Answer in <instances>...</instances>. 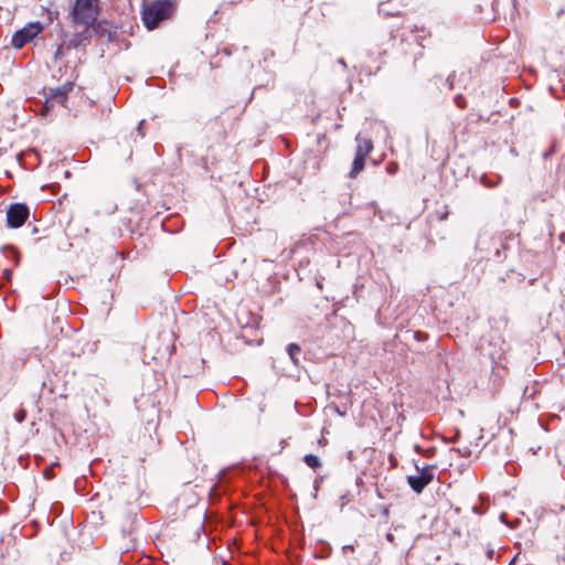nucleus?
Segmentation results:
<instances>
[{
	"mask_svg": "<svg viewBox=\"0 0 565 565\" xmlns=\"http://www.w3.org/2000/svg\"><path fill=\"white\" fill-rule=\"evenodd\" d=\"M171 2L168 0H157L146 6L141 11V19L148 30L156 29L159 23L169 18Z\"/></svg>",
	"mask_w": 565,
	"mask_h": 565,
	"instance_id": "nucleus-1",
	"label": "nucleus"
},
{
	"mask_svg": "<svg viewBox=\"0 0 565 565\" xmlns=\"http://www.w3.org/2000/svg\"><path fill=\"white\" fill-rule=\"evenodd\" d=\"M99 0H76L72 8V17L75 23L86 26L93 25L98 15Z\"/></svg>",
	"mask_w": 565,
	"mask_h": 565,
	"instance_id": "nucleus-2",
	"label": "nucleus"
},
{
	"mask_svg": "<svg viewBox=\"0 0 565 565\" xmlns=\"http://www.w3.org/2000/svg\"><path fill=\"white\" fill-rule=\"evenodd\" d=\"M42 30L43 26L40 22L28 23L12 35V46L15 49H22L26 43L31 42L39 33H41Z\"/></svg>",
	"mask_w": 565,
	"mask_h": 565,
	"instance_id": "nucleus-3",
	"label": "nucleus"
},
{
	"mask_svg": "<svg viewBox=\"0 0 565 565\" xmlns=\"http://www.w3.org/2000/svg\"><path fill=\"white\" fill-rule=\"evenodd\" d=\"M416 470L419 472L417 476H408L407 483L412 488V490L416 493H422V491L433 481L434 479V466H425L419 468L417 465L415 466Z\"/></svg>",
	"mask_w": 565,
	"mask_h": 565,
	"instance_id": "nucleus-4",
	"label": "nucleus"
},
{
	"mask_svg": "<svg viewBox=\"0 0 565 565\" xmlns=\"http://www.w3.org/2000/svg\"><path fill=\"white\" fill-rule=\"evenodd\" d=\"M29 216V207L23 203L11 204L7 211V224L11 228L23 225Z\"/></svg>",
	"mask_w": 565,
	"mask_h": 565,
	"instance_id": "nucleus-5",
	"label": "nucleus"
},
{
	"mask_svg": "<svg viewBox=\"0 0 565 565\" xmlns=\"http://www.w3.org/2000/svg\"><path fill=\"white\" fill-rule=\"evenodd\" d=\"M355 140L358 143L355 154L366 158L373 149L372 141L367 138L361 137L360 135L355 138Z\"/></svg>",
	"mask_w": 565,
	"mask_h": 565,
	"instance_id": "nucleus-6",
	"label": "nucleus"
},
{
	"mask_svg": "<svg viewBox=\"0 0 565 565\" xmlns=\"http://www.w3.org/2000/svg\"><path fill=\"white\" fill-rule=\"evenodd\" d=\"M507 239H508V236L503 235V234L493 238V244L500 245V247H495V250H494V257L499 262L502 260L503 258H505V255H502V250L508 249Z\"/></svg>",
	"mask_w": 565,
	"mask_h": 565,
	"instance_id": "nucleus-7",
	"label": "nucleus"
},
{
	"mask_svg": "<svg viewBox=\"0 0 565 565\" xmlns=\"http://www.w3.org/2000/svg\"><path fill=\"white\" fill-rule=\"evenodd\" d=\"M493 340H494L493 345L499 344V348L494 349V350H489L487 352V354L491 359L492 362L497 363V361L502 359V355L504 353V349L502 348V345L504 344V341L500 337H498Z\"/></svg>",
	"mask_w": 565,
	"mask_h": 565,
	"instance_id": "nucleus-8",
	"label": "nucleus"
},
{
	"mask_svg": "<svg viewBox=\"0 0 565 565\" xmlns=\"http://www.w3.org/2000/svg\"><path fill=\"white\" fill-rule=\"evenodd\" d=\"M364 164L365 158L355 154L351 171L349 172V178L354 179L364 169Z\"/></svg>",
	"mask_w": 565,
	"mask_h": 565,
	"instance_id": "nucleus-9",
	"label": "nucleus"
},
{
	"mask_svg": "<svg viewBox=\"0 0 565 565\" xmlns=\"http://www.w3.org/2000/svg\"><path fill=\"white\" fill-rule=\"evenodd\" d=\"M287 353L295 365H299V356L301 354V348L296 343H290L287 347Z\"/></svg>",
	"mask_w": 565,
	"mask_h": 565,
	"instance_id": "nucleus-10",
	"label": "nucleus"
},
{
	"mask_svg": "<svg viewBox=\"0 0 565 565\" xmlns=\"http://www.w3.org/2000/svg\"><path fill=\"white\" fill-rule=\"evenodd\" d=\"M67 97L64 92H62L60 88H54L50 90V95L47 97V102H53L57 104H64L66 102Z\"/></svg>",
	"mask_w": 565,
	"mask_h": 565,
	"instance_id": "nucleus-11",
	"label": "nucleus"
},
{
	"mask_svg": "<svg viewBox=\"0 0 565 565\" xmlns=\"http://www.w3.org/2000/svg\"><path fill=\"white\" fill-rule=\"evenodd\" d=\"M303 461L306 465L312 469L319 468L321 466L320 459L312 454H308L303 457Z\"/></svg>",
	"mask_w": 565,
	"mask_h": 565,
	"instance_id": "nucleus-12",
	"label": "nucleus"
},
{
	"mask_svg": "<svg viewBox=\"0 0 565 565\" xmlns=\"http://www.w3.org/2000/svg\"><path fill=\"white\" fill-rule=\"evenodd\" d=\"M480 181L486 188H493L501 181V177L497 175L495 180H491L487 174H483Z\"/></svg>",
	"mask_w": 565,
	"mask_h": 565,
	"instance_id": "nucleus-13",
	"label": "nucleus"
},
{
	"mask_svg": "<svg viewBox=\"0 0 565 565\" xmlns=\"http://www.w3.org/2000/svg\"><path fill=\"white\" fill-rule=\"evenodd\" d=\"M454 100H455V104H456L459 108H461V109H463V108L467 106L466 98H465V96H463V95H461V94L456 95V96H455V98H454Z\"/></svg>",
	"mask_w": 565,
	"mask_h": 565,
	"instance_id": "nucleus-14",
	"label": "nucleus"
},
{
	"mask_svg": "<svg viewBox=\"0 0 565 565\" xmlns=\"http://www.w3.org/2000/svg\"><path fill=\"white\" fill-rule=\"evenodd\" d=\"M26 418V412L23 409V408H20L18 409L15 413H14V419L18 422V423H23Z\"/></svg>",
	"mask_w": 565,
	"mask_h": 565,
	"instance_id": "nucleus-15",
	"label": "nucleus"
},
{
	"mask_svg": "<svg viewBox=\"0 0 565 565\" xmlns=\"http://www.w3.org/2000/svg\"><path fill=\"white\" fill-rule=\"evenodd\" d=\"M85 39H79L77 35L74 36L73 39H71L67 43V47H73V49H77L81 44H82V41H84Z\"/></svg>",
	"mask_w": 565,
	"mask_h": 565,
	"instance_id": "nucleus-16",
	"label": "nucleus"
},
{
	"mask_svg": "<svg viewBox=\"0 0 565 565\" xmlns=\"http://www.w3.org/2000/svg\"><path fill=\"white\" fill-rule=\"evenodd\" d=\"M74 85L73 83L71 82H67L65 83L64 85L60 86L58 88L65 93V95L67 96L70 92H72Z\"/></svg>",
	"mask_w": 565,
	"mask_h": 565,
	"instance_id": "nucleus-17",
	"label": "nucleus"
},
{
	"mask_svg": "<svg viewBox=\"0 0 565 565\" xmlns=\"http://www.w3.org/2000/svg\"><path fill=\"white\" fill-rule=\"evenodd\" d=\"M397 169H398V166H397V163H396V162H390V163H387V166H386V171H387V173H390V174H394V173H396Z\"/></svg>",
	"mask_w": 565,
	"mask_h": 565,
	"instance_id": "nucleus-18",
	"label": "nucleus"
},
{
	"mask_svg": "<svg viewBox=\"0 0 565 565\" xmlns=\"http://www.w3.org/2000/svg\"><path fill=\"white\" fill-rule=\"evenodd\" d=\"M414 338L417 340V341H424L426 338H427V334L420 332V331H417L414 333Z\"/></svg>",
	"mask_w": 565,
	"mask_h": 565,
	"instance_id": "nucleus-19",
	"label": "nucleus"
},
{
	"mask_svg": "<svg viewBox=\"0 0 565 565\" xmlns=\"http://www.w3.org/2000/svg\"><path fill=\"white\" fill-rule=\"evenodd\" d=\"M63 55H64L63 46H58V47H57V50H56V52H55L54 58H55V60H58V58H61Z\"/></svg>",
	"mask_w": 565,
	"mask_h": 565,
	"instance_id": "nucleus-20",
	"label": "nucleus"
},
{
	"mask_svg": "<svg viewBox=\"0 0 565 565\" xmlns=\"http://www.w3.org/2000/svg\"><path fill=\"white\" fill-rule=\"evenodd\" d=\"M454 79H455V75L454 74H450L447 79H446V83L448 85L449 88H452L454 86Z\"/></svg>",
	"mask_w": 565,
	"mask_h": 565,
	"instance_id": "nucleus-21",
	"label": "nucleus"
},
{
	"mask_svg": "<svg viewBox=\"0 0 565 565\" xmlns=\"http://www.w3.org/2000/svg\"><path fill=\"white\" fill-rule=\"evenodd\" d=\"M143 124H145V120H141L137 127V131L138 134L143 137L145 136V132H143Z\"/></svg>",
	"mask_w": 565,
	"mask_h": 565,
	"instance_id": "nucleus-22",
	"label": "nucleus"
},
{
	"mask_svg": "<svg viewBox=\"0 0 565 565\" xmlns=\"http://www.w3.org/2000/svg\"><path fill=\"white\" fill-rule=\"evenodd\" d=\"M353 551H354V546H353V545H351V544H350V545H344V546L342 547V553H343V554H347L348 552H353Z\"/></svg>",
	"mask_w": 565,
	"mask_h": 565,
	"instance_id": "nucleus-23",
	"label": "nucleus"
},
{
	"mask_svg": "<svg viewBox=\"0 0 565 565\" xmlns=\"http://www.w3.org/2000/svg\"><path fill=\"white\" fill-rule=\"evenodd\" d=\"M486 553H487V556H488L490 559H491V558H493V555H494V550H493V548H491V547L487 548V552H486Z\"/></svg>",
	"mask_w": 565,
	"mask_h": 565,
	"instance_id": "nucleus-24",
	"label": "nucleus"
},
{
	"mask_svg": "<svg viewBox=\"0 0 565 565\" xmlns=\"http://www.w3.org/2000/svg\"><path fill=\"white\" fill-rule=\"evenodd\" d=\"M7 280H11L12 271L10 269H6L3 273Z\"/></svg>",
	"mask_w": 565,
	"mask_h": 565,
	"instance_id": "nucleus-25",
	"label": "nucleus"
},
{
	"mask_svg": "<svg viewBox=\"0 0 565 565\" xmlns=\"http://www.w3.org/2000/svg\"><path fill=\"white\" fill-rule=\"evenodd\" d=\"M386 540H387L388 542L393 543V542H394V535H393L392 533H387V534H386Z\"/></svg>",
	"mask_w": 565,
	"mask_h": 565,
	"instance_id": "nucleus-26",
	"label": "nucleus"
},
{
	"mask_svg": "<svg viewBox=\"0 0 565 565\" xmlns=\"http://www.w3.org/2000/svg\"><path fill=\"white\" fill-rule=\"evenodd\" d=\"M379 10H380L381 12H384V9H383V3H381V4H380V8H379Z\"/></svg>",
	"mask_w": 565,
	"mask_h": 565,
	"instance_id": "nucleus-27",
	"label": "nucleus"
},
{
	"mask_svg": "<svg viewBox=\"0 0 565 565\" xmlns=\"http://www.w3.org/2000/svg\"><path fill=\"white\" fill-rule=\"evenodd\" d=\"M458 436H459V434H456V436H452V441H456Z\"/></svg>",
	"mask_w": 565,
	"mask_h": 565,
	"instance_id": "nucleus-28",
	"label": "nucleus"
},
{
	"mask_svg": "<svg viewBox=\"0 0 565 565\" xmlns=\"http://www.w3.org/2000/svg\"><path fill=\"white\" fill-rule=\"evenodd\" d=\"M339 63L342 64V65H345V63H344V61L342 58L339 61Z\"/></svg>",
	"mask_w": 565,
	"mask_h": 565,
	"instance_id": "nucleus-29",
	"label": "nucleus"
}]
</instances>
